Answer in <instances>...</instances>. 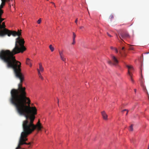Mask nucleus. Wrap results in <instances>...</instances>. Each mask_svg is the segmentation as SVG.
Masks as SVG:
<instances>
[{
	"label": "nucleus",
	"mask_w": 149,
	"mask_h": 149,
	"mask_svg": "<svg viewBox=\"0 0 149 149\" xmlns=\"http://www.w3.org/2000/svg\"><path fill=\"white\" fill-rule=\"evenodd\" d=\"M21 64H6L8 68H11L14 70L16 78L20 80L17 89H13L10 91L9 101L15 107L17 113L20 115L24 116L26 119L23 121V128L32 132L36 129L40 131L43 128L39 120L36 125L33 124L35 115L37 113V110L35 107L30 106L31 101L26 97V88L22 86L24 77L21 72Z\"/></svg>",
	"instance_id": "nucleus-1"
},
{
	"label": "nucleus",
	"mask_w": 149,
	"mask_h": 149,
	"mask_svg": "<svg viewBox=\"0 0 149 149\" xmlns=\"http://www.w3.org/2000/svg\"><path fill=\"white\" fill-rule=\"evenodd\" d=\"M112 61L109 60L107 63L111 65L118 66L119 63V61L117 58L113 55H111Z\"/></svg>",
	"instance_id": "nucleus-2"
},
{
	"label": "nucleus",
	"mask_w": 149,
	"mask_h": 149,
	"mask_svg": "<svg viewBox=\"0 0 149 149\" xmlns=\"http://www.w3.org/2000/svg\"><path fill=\"white\" fill-rule=\"evenodd\" d=\"M1 3L0 5V19H3L2 18V16L3 13V11L2 8L5 5L6 0H1Z\"/></svg>",
	"instance_id": "nucleus-3"
},
{
	"label": "nucleus",
	"mask_w": 149,
	"mask_h": 149,
	"mask_svg": "<svg viewBox=\"0 0 149 149\" xmlns=\"http://www.w3.org/2000/svg\"><path fill=\"white\" fill-rule=\"evenodd\" d=\"M58 52L59 53V55L60 56V58L63 61H64L65 62V61H66V58H65V56L63 54V51H61L60 50H58Z\"/></svg>",
	"instance_id": "nucleus-4"
},
{
	"label": "nucleus",
	"mask_w": 149,
	"mask_h": 149,
	"mask_svg": "<svg viewBox=\"0 0 149 149\" xmlns=\"http://www.w3.org/2000/svg\"><path fill=\"white\" fill-rule=\"evenodd\" d=\"M126 66L128 69V74L129 76H131L132 72L134 70L133 67L131 65H126Z\"/></svg>",
	"instance_id": "nucleus-5"
},
{
	"label": "nucleus",
	"mask_w": 149,
	"mask_h": 149,
	"mask_svg": "<svg viewBox=\"0 0 149 149\" xmlns=\"http://www.w3.org/2000/svg\"><path fill=\"white\" fill-rule=\"evenodd\" d=\"M119 37L121 39L122 38H129V35L128 33H122L120 34Z\"/></svg>",
	"instance_id": "nucleus-6"
},
{
	"label": "nucleus",
	"mask_w": 149,
	"mask_h": 149,
	"mask_svg": "<svg viewBox=\"0 0 149 149\" xmlns=\"http://www.w3.org/2000/svg\"><path fill=\"white\" fill-rule=\"evenodd\" d=\"M101 113L103 118L105 120H107L108 116L105 111H102L101 112Z\"/></svg>",
	"instance_id": "nucleus-7"
},
{
	"label": "nucleus",
	"mask_w": 149,
	"mask_h": 149,
	"mask_svg": "<svg viewBox=\"0 0 149 149\" xmlns=\"http://www.w3.org/2000/svg\"><path fill=\"white\" fill-rule=\"evenodd\" d=\"M26 64L31 67L32 66L31 61L29 58H27L26 60Z\"/></svg>",
	"instance_id": "nucleus-8"
},
{
	"label": "nucleus",
	"mask_w": 149,
	"mask_h": 149,
	"mask_svg": "<svg viewBox=\"0 0 149 149\" xmlns=\"http://www.w3.org/2000/svg\"><path fill=\"white\" fill-rule=\"evenodd\" d=\"M39 69L40 71L41 72H43L44 71V68L42 66V65L41 63L39 64Z\"/></svg>",
	"instance_id": "nucleus-9"
},
{
	"label": "nucleus",
	"mask_w": 149,
	"mask_h": 149,
	"mask_svg": "<svg viewBox=\"0 0 149 149\" xmlns=\"http://www.w3.org/2000/svg\"><path fill=\"white\" fill-rule=\"evenodd\" d=\"M110 48L112 50H114L115 51V52L116 53H118V50L116 48L113 47L112 46H111L110 47Z\"/></svg>",
	"instance_id": "nucleus-10"
},
{
	"label": "nucleus",
	"mask_w": 149,
	"mask_h": 149,
	"mask_svg": "<svg viewBox=\"0 0 149 149\" xmlns=\"http://www.w3.org/2000/svg\"><path fill=\"white\" fill-rule=\"evenodd\" d=\"M49 48L51 51L52 52H53L54 51V47H52V45H49Z\"/></svg>",
	"instance_id": "nucleus-11"
},
{
	"label": "nucleus",
	"mask_w": 149,
	"mask_h": 149,
	"mask_svg": "<svg viewBox=\"0 0 149 149\" xmlns=\"http://www.w3.org/2000/svg\"><path fill=\"white\" fill-rule=\"evenodd\" d=\"M129 130L130 131H133V125H131L129 127Z\"/></svg>",
	"instance_id": "nucleus-12"
},
{
	"label": "nucleus",
	"mask_w": 149,
	"mask_h": 149,
	"mask_svg": "<svg viewBox=\"0 0 149 149\" xmlns=\"http://www.w3.org/2000/svg\"><path fill=\"white\" fill-rule=\"evenodd\" d=\"M119 53L120 54L121 56H126V54H123V53H122V52L121 51H119Z\"/></svg>",
	"instance_id": "nucleus-13"
},
{
	"label": "nucleus",
	"mask_w": 149,
	"mask_h": 149,
	"mask_svg": "<svg viewBox=\"0 0 149 149\" xmlns=\"http://www.w3.org/2000/svg\"><path fill=\"white\" fill-rule=\"evenodd\" d=\"M76 35L74 32H73V39H75Z\"/></svg>",
	"instance_id": "nucleus-14"
},
{
	"label": "nucleus",
	"mask_w": 149,
	"mask_h": 149,
	"mask_svg": "<svg viewBox=\"0 0 149 149\" xmlns=\"http://www.w3.org/2000/svg\"><path fill=\"white\" fill-rule=\"evenodd\" d=\"M37 70L38 72V76H39V75H41V73H40V70H39V69H37Z\"/></svg>",
	"instance_id": "nucleus-15"
},
{
	"label": "nucleus",
	"mask_w": 149,
	"mask_h": 149,
	"mask_svg": "<svg viewBox=\"0 0 149 149\" xmlns=\"http://www.w3.org/2000/svg\"><path fill=\"white\" fill-rule=\"evenodd\" d=\"M41 22V19H39L37 21V22L38 24H40Z\"/></svg>",
	"instance_id": "nucleus-16"
},
{
	"label": "nucleus",
	"mask_w": 149,
	"mask_h": 149,
	"mask_svg": "<svg viewBox=\"0 0 149 149\" xmlns=\"http://www.w3.org/2000/svg\"><path fill=\"white\" fill-rule=\"evenodd\" d=\"M141 86L143 87V90H144L145 89H146V87H145V86H144V85H143V84H142L141 85Z\"/></svg>",
	"instance_id": "nucleus-17"
},
{
	"label": "nucleus",
	"mask_w": 149,
	"mask_h": 149,
	"mask_svg": "<svg viewBox=\"0 0 149 149\" xmlns=\"http://www.w3.org/2000/svg\"><path fill=\"white\" fill-rule=\"evenodd\" d=\"M127 111V113H126V115H127V113H128V110H127V109H124V110H123L122 111V112H123V111Z\"/></svg>",
	"instance_id": "nucleus-18"
},
{
	"label": "nucleus",
	"mask_w": 149,
	"mask_h": 149,
	"mask_svg": "<svg viewBox=\"0 0 149 149\" xmlns=\"http://www.w3.org/2000/svg\"><path fill=\"white\" fill-rule=\"evenodd\" d=\"M109 18L110 19H112L114 18L113 15H110Z\"/></svg>",
	"instance_id": "nucleus-19"
},
{
	"label": "nucleus",
	"mask_w": 149,
	"mask_h": 149,
	"mask_svg": "<svg viewBox=\"0 0 149 149\" xmlns=\"http://www.w3.org/2000/svg\"><path fill=\"white\" fill-rule=\"evenodd\" d=\"M39 78H40L41 79H42V80L43 79V78L41 75L39 76Z\"/></svg>",
	"instance_id": "nucleus-20"
},
{
	"label": "nucleus",
	"mask_w": 149,
	"mask_h": 149,
	"mask_svg": "<svg viewBox=\"0 0 149 149\" xmlns=\"http://www.w3.org/2000/svg\"><path fill=\"white\" fill-rule=\"evenodd\" d=\"M75 39H73V42L72 43V45H74V44L75 43Z\"/></svg>",
	"instance_id": "nucleus-21"
},
{
	"label": "nucleus",
	"mask_w": 149,
	"mask_h": 149,
	"mask_svg": "<svg viewBox=\"0 0 149 149\" xmlns=\"http://www.w3.org/2000/svg\"><path fill=\"white\" fill-rule=\"evenodd\" d=\"M130 79L132 82H133V80L132 77V74H131V76H130Z\"/></svg>",
	"instance_id": "nucleus-22"
},
{
	"label": "nucleus",
	"mask_w": 149,
	"mask_h": 149,
	"mask_svg": "<svg viewBox=\"0 0 149 149\" xmlns=\"http://www.w3.org/2000/svg\"><path fill=\"white\" fill-rule=\"evenodd\" d=\"M107 34L110 37H112V36L110 35L108 33H107Z\"/></svg>",
	"instance_id": "nucleus-23"
},
{
	"label": "nucleus",
	"mask_w": 149,
	"mask_h": 149,
	"mask_svg": "<svg viewBox=\"0 0 149 149\" xmlns=\"http://www.w3.org/2000/svg\"><path fill=\"white\" fill-rule=\"evenodd\" d=\"M51 3L53 4V5H54V6L55 7V3L53 2H51Z\"/></svg>",
	"instance_id": "nucleus-24"
},
{
	"label": "nucleus",
	"mask_w": 149,
	"mask_h": 149,
	"mask_svg": "<svg viewBox=\"0 0 149 149\" xmlns=\"http://www.w3.org/2000/svg\"><path fill=\"white\" fill-rule=\"evenodd\" d=\"M51 3L53 4V5H54V6L55 7V3L53 2H51Z\"/></svg>",
	"instance_id": "nucleus-25"
},
{
	"label": "nucleus",
	"mask_w": 149,
	"mask_h": 149,
	"mask_svg": "<svg viewBox=\"0 0 149 149\" xmlns=\"http://www.w3.org/2000/svg\"><path fill=\"white\" fill-rule=\"evenodd\" d=\"M78 21V20H77V19H76L75 22V23L76 24H77V22Z\"/></svg>",
	"instance_id": "nucleus-26"
},
{
	"label": "nucleus",
	"mask_w": 149,
	"mask_h": 149,
	"mask_svg": "<svg viewBox=\"0 0 149 149\" xmlns=\"http://www.w3.org/2000/svg\"><path fill=\"white\" fill-rule=\"evenodd\" d=\"M83 28H84V27H83V26H80V29H82Z\"/></svg>",
	"instance_id": "nucleus-27"
},
{
	"label": "nucleus",
	"mask_w": 149,
	"mask_h": 149,
	"mask_svg": "<svg viewBox=\"0 0 149 149\" xmlns=\"http://www.w3.org/2000/svg\"><path fill=\"white\" fill-rule=\"evenodd\" d=\"M59 100L58 99V105L59 106Z\"/></svg>",
	"instance_id": "nucleus-28"
},
{
	"label": "nucleus",
	"mask_w": 149,
	"mask_h": 149,
	"mask_svg": "<svg viewBox=\"0 0 149 149\" xmlns=\"http://www.w3.org/2000/svg\"><path fill=\"white\" fill-rule=\"evenodd\" d=\"M149 53V52H147L145 53L144 54H148Z\"/></svg>",
	"instance_id": "nucleus-29"
},
{
	"label": "nucleus",
	"mask_w": 149,
	"mask_h": 149,
	"mask_svg": "<svg viewBox=\"0 0 149 149\" xmlns=\"http://www.w3.org/2000/svg\"><path fill=\"white\" fill-rule=\"evenodd\" d=\"M125 47H123L122 48V50H123L124 49Z\"/></svg>",
	"instance_id": "nucleus-30"
},
{
	"label": "nucleus",
	"mask_w": 149,
	"mask_h": 149,
	"mask_svg": "<svg viewBox=\"0 0 149 149\" xmlns=\"http://www.w3.org/2000/svg\"><path fill=\"white\" fill-rule=\"evenodd\" d=\"M6 1H10V0H6Z\"/></svg>",
	"instance_id": "nucleus-31"
},
{
	"label": "nucleus",
	"mask_w": 149,
	"mask_h": 149,
	"mask_svg": "<svg viewBox=\"0 0 149 149\" xmlns=\"http://www.w3.org/2000/svg\"><path fill=\"white\" fill-rule=\"evenodd\" d=\"M136 89H134V91H135V92H136Z\"/></svg>",
	"instance_id": "nucleus-32"
},
{
	"label": "nucleus",
	"mask_w": 149,
	"mask_h": 149,
	"mask_svg": "<svg viewBox=\"0 0 149 149\" xmlns=\"http://www.w3.org/2000/svg\"><path fill=\"white\" fill-rule=\"evenodd\" d=\"M148 149H149V145L148 146Z\"/></svg>",
	"instance_id": "nucleus-33"
},
{
	"label": "nucleus",
	"mask_w": 149,
	"mask_h": 149,
	"mask_svg": "<svg viewBox=\"0 0 149 149\" xmlns=\"http://www.w3.org/2000/svg\"><path fill=\"white\" fill-rule=\"evenodd\" d=\"M130 49H133L132 48H131Z\"/></svg>",
	"instance_id": "nucleus-34"
},
{
	"label": "nucleus",
	"mask_w": 149,
	"mask_h": 149,
	"mask_svg": "<svg viewBox=\"0 0 149 149\" xmlns=\"http://www.w3.org/2000/svg\"><path fill=\"white\" fill-rule=\"evenodd\" d=\"M45 132H46V130L45 131Z\"/></svg>",
	"instance_id": "nucleus-35"
}]
</instances>
